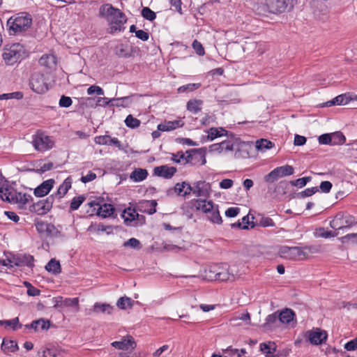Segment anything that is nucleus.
Masks as SVG:
<instances>
[{
	"label": "nucleus",
	"instance_id": "473e14b6",
	"mask_svg": "<svg viewBox=\"0 0 357 357\" xmlns=\"http://www.w3.org/2000/svg\"><path fill=\"white\" fill-rule=\"evenodd\" d=\"M148 176V172L144 169H136L130 174V178L135 181L139 182L144 180Z\"/></svg>",
	"mask_w": 357,
	"mask_h": 357
},
{
	"label": "nucleus",
	"instance_id": "0e129e2a",
	"mask_svg": "<svg viewBox=\"0 0 357 357\" xmlns=\"http://www.w3.org/2000/svg\"><path fill=\"white\" fill-rule=\"evenodd\" d=\"M72 100L70 97L62 96L59 104L61 107H68L72 105Z\"/></svg>",
	"mask_w": 357,
	"mask_h": 357
},
{
	"label": "nucleus",
	"instance_id": "f03ea898",
	"mask_svg": "<svg viewBox=\"0 0 357 357\" xmlns=\"http://www.w3.org/2000/svg\"><path fill=\"white\" fill-rule=\"evenodd\" d=\"M294 0H265L264 3H259V0H250L249 6L258 15L266 13L281 14L285 12L289 5L292 6Z\"/></svg>",
	"mask_w": 357,
	"mask_h": 357
},
{
	"label": "nucleus",
	"instance_id": "72a5a7b5",
	"mask_svg": "<svg viewBox=\"0 0 357 357\" xmlns=\"http://www.w3.org/2000/svg\"><path fill=\"white\" fill-rule=\"evenodd\" d=\"M14 200L12 204H20L25 205L31 199V196L27 194H22V192H17L15 190Z\"/></svg>",
	"mask_w": 357,
	"mask_h": 357
},
{
	"label": "nucleus",
	"instance_id": "864d4df0",
	"mask_svg": "<svg viewBox=\"0 0 357 357\" xmlns=\"http://www.w3.org/2000/svg\"><path fill=\"white\" fill-rule=\"evenodd\" d=\"M142 15L146 20H148L149 21H153L156 17L155 13L148 7H144V8H142Z\"/></svg>",
	"mask_w": 357,
	"mask_h": 357
},
{
	"label": "nucleus",
	"instance_id": "f3484780",
	"mask_svg": "<svg viewBox=\"0 0 357 357\" xmlns=\"http://www.w3.org/2000/svg\"><path fill=\"white\" fill-rule=\"evenodd\" d=\"M196 153H199L198 149H192L185 153L178 152L176 154H172V160L176 163H192L193 157Z\"/></svg>",
	"mask_w": 357,
	"mask_h": 357
},
{
	"label": "nucleus",
	"instance_id": "37998d69",
	"mask_svg": "<svg viewBox=\"0 0 357 357\" xmlns=\"http://www.w3.org/2000/svg\"><path fill=\"white\" fill-rule=\"evenodd\" d=\"M225 132H226V130L222 128H211L208 130V138L211 140H213L218 137L222 136Z\"/></svg>",
	"mask_w": 357,
	"mask_h": 357
},
{
	"label": "nucleus",
	"instance_id": "9b49d317",
	"mask_svg": "<svg viewBox=\"0 0 357 357\" xmlns=\"http://www.w3.org/2000/svg\"><path fill=\"white\" fill-rule=\"evenodd\" d=\"M294 172V167L291 165H286L275 168L266 176L265 178L266 181L273 182L280 177L292 175Z\"/></svg>",
	"mask_w": 357,
	"mask_h": 357
},
{
	"label": "nucleus",
	"instance_id": "1a4fd4ad",
	"mask_svg": "<svg viewBox=\"0 0 357 357\" xmlns=\"http://www.w3.org/2000/svg\"><path fill=\"white\" fill-rule=\"evenodd\" d=\"M304 337L313 345H319L324 343L328 337L327 333L319 328H314L312 330L307 331Z\"/></svg>",
	"mask_w": 357,
	"mask_h": 357
},
{
	"label": "nucleus",
	"instance_id": "2f4dec72",
	"mask_svg": "<svg viewBox=\"0 0 357 357\" xmlns=\"http://www.w3.org/2000/svg\"><path fill=\"white\" fill-rule=\"evenodd\" d=\"M115 53L119 57L128 58L132 56V48L127 45L120 44L116 47Z\"/></svg>",
	"mask_w": 357,
	"mask_h": 357
},
{
	"label": "nucleus",
	"instance_id": "f257e3e1",
	"mask_svg": "<svg viewBox=\"0 0 357 357\" xmlns=\"http://www.w3.org/2000/svg\"><path fill=\"white\" fill-rule=\"evenodd\" d=\"M99 15L107 22L109 33L113 34L124 30V24L127 22V18L126 15L119 9L114 8L109 3H105L100 7Z\"/></svg>",
	"mask_w": 357,
	"mask_h": 357
},
{
	"label": "nucleus",
	"instance_id": "bb28decb",
	"mask_svg": "<svg viewBox=\"0 0 357 357\" xmlns=\"http://www.w3.org/2000/svg\"><path fill=\"white\" fill-rule=\"evenodd\" d=\"M219 268L216 266H211L208 268V277L210 280L225 281L227 280L228 277L227 273L218 271Z\"/></svg>",
	"mask_w": 357,
	"mask_h": 357
},
{
	"label": "nucleus",
	"instance_id": "412c9836",
	"mask_svg": "<svg viewBox=\"0 0 357 357\" xmlns=\"http://www.w3.org/2000/svg\"><path fill=\"white\" fill-rule=\"evenodd\" d=\"M154 174L165 178H171L176 172V168L167 165H161L154 168Z\"/></svg>",
	"mask_w": 357,
	"mask_h": 357
},
{
	"label": "nucleus",
	"instance_id": "13d9d810",
	"mask_svg": "<svg viewBox=\"0 0 357 357\" xmlns=\"http://www.w3.org/2000/svg\"><path fill=\"white\" fill-rule=\"evenodd\" d=\"M192 47L199 56H203L205 54L204 49L200 42L195 40L192 43Z\"/></svg>",
	"mask_w": 357,
	"mask_h": 357
},
{
	"label": "nucleus",
	"instance_id": "4be33fe9",
	"mask_svg": "<svg viewBox=\"0 0 357 357\" xmlns=\"http://www.w3.org/2000/svg\"><path fill=\"white\" fill-rule=\"evenodd\" d=\"M191 202L197 211H201L206 214L211 211L214 206L212 201H207L203 199H193Z\"/></svg>",
	"mask_w": 357,
	"mask_h": 357
},
{
	"label": "nucleus",
	"instance_id": "69168bd1",
	"mask_svg": "<svg viewBox=\"0 0 357 357\" xmlns=\"http://www.w3.org/2000/svg\"><path fill=\"white\" fill-rule=\"evenodd\" d=\"M109 135H100L95 137V142L100 145L109 144Z\"/></svg>",
	"mask_w": 357,
	"mask_h": 357
},
{
	"label": "nucleus",
	"instance_id": "5fc2aeb1",
	"mask_svg": "<svg viewBox=\"0 0 357 357\" xmlns=\"http://www.w3.org/2000/svg\"><path fill=\"white\" fill-rule=\"evenodd\" d=\"M311 178H312L310 176L300 178L295 181H291V184L294 186L303 188L307 184V182L311 181Z\"/></svg>",
	"mask_w": 357,
	"mask_h": 357
},
{
	"label": "nucleus",
	"instance_id": "39448f33",
	"mask_svg": "<svg viewBox=\"0 0 357 357\" xmlns=\"http://www.w3.org/2000/svg\"><path fill=\"white\" fill-rule=\"evenodd\" d=\"M312 248L310 246L306 247H289V246H282L279 249L278 254L279 255L284 259H290V260H304L307 258L308 253L306 252L307 250L310 252Z\"/></svg>",
	"mask_w": 357,
	"mask_h": 357
},
{
	"label": "nucleus",
	"instance_id": "58836bf2",
	"mask_svg": "<svg viewBox=\"0 0 357 357\" xmlns=\"http://www.w3.org/2000/svg\"><path fill=\"white\" fill-rule=\"evenodd\" d=\"M1 349L4 352H14L18 349L17 344L14 340H3L1 344Z\"/></svg>",
	"mask_w": 357,
	"mask_h": 357
},
{
	"label": "nucleus",
	"instance_id": "09e8293b",
	"mask_svg": "<svg viewBox=\"0 0 357 357\" xmlns=\"http://www.w3.org/2000/svg\"><path fill=\"white\" fill-rule=\"evenodd\" d=\"M125 123L129 128H136L140 126V121L129 114L125 120Z\"/></svg>",
	"mask_w": 357,
	"mask_h": 357
},
{
	"label": "nucleus",
	"instance_id": "9d476101",
	"mask_svg": "<svg viewBox=\"0 0 357 357\" xmlns=\"http://www.w3.org/2000/svg\"><path fill=\"white\" fill-rule=\"evenodd\" d=\"M31 89L37 93H43L48 90L43 74L36 72L33 73L29 80Z\"/></svg>",
	"mask_w": 357,
	"mask_h": 357
},
{
	"label": "nucleus",
	"instance_id": "f704fd0d",
	"mask_svg": "<svg viewBox=\"0 0 357 357\" xmlns=\"http://www.w3.org/2000/svg\"><path fill=\"white\" fill-rule=\"evenodd\" d=\"M135 301L127 296L121 297L116 302V305L121 310H127L131 308Z\"/></svg>",
	"mask_w": 357,
	"mask_h": 357
},
{
	"label": "nucleus",
	"instance_id": "de8ad7c7",
	"mask_svg": "<svg viewBox=\"0 0 357 357\" xmlns=\"http://www.w3.org/2000/svg\"><path fill=\"white\" fill-rule=\"evenodd\" d=\"M23 98V93L20 91H16L8 93H3L0 95V100L8 99L20 100Z\"/></svg>",
	"mask_w": 357,
	"mask_h": 357
},
{
	"label": "nucleus",
	"instance_id": "e2e57ef3",
	"mask_svg": "<svg viewBox=\"0 0 357 357\" xmlns=\"http://www.w3.org/2000/svg\"><path fill=\"white\" fill-rule=\"evenodd\" d=\"M240 208L230 207L225 211V215L229 218H234L240 213Z\"/></svg>",
	"mask_w": 357,
	"mask_h": 357
},
{
	"label": "nucleus",
	"instance_id": "423d86ee",
	"mask_svg": "<svg viewBox=\"0 0 357 357\" xmlns=\"http://www.w3.org/2000/svg\"><path fill=\"white\" fill-rule=\"evenodd\" d=\"M357 223V220L352 215L345 212L340 211L330 221V227L335 231L339 230L351 228Z\"/></svg>",
	"mask_w": 357,
	"mask_h": 357
},
{
	"label": "nucleus",
	"instance_id": "603ef678",
	"mask_svg": "<svg viewBox=\"0 0 357 357\" xmlns=\"http://www.w3.org/2000/svg\"><path fill=\"white\" fill-rule=\"evenodd\" d=\"M84 200H85L84 196L81 195V196H78V197H75L72 199L71 203H70V210L75 211V210L78 209V208L84 202Z\"/></svg>",
	"mask_w": 357,
	"mask_h": 357
},
{
	"label": "nucleus",
	"instance_id": "6ab92c4d",
	"mask_svg": "<svg viewBox=\"0 0 357 357\" xmlns=\"http://www.w3.org/2000/svg\"><path fill=\"white\" fill-rule=\"evenodd\" d=\"M296 314L289 308H285L278 314L279 321L284 324H292L294 326L296 324L295 321Z\"/></svg>",
	"mask_w": 357,
	"mask_h": 357
},
{
	"label": "nucleus",
	"instance_id": "680f3d73",
	"mask_svg": "<svg viewBox=\"0 0 357 357\" xmlns=\"http://www.w3.org/2000/svg\"><path fill=\"white\" fill-rule=\"evenodd\" d=\"M226 354H228L230 356H236L237 357H240L242 354L245 353V349H241L240 351L237 349H231L228 348L225 351Z\"/></svg>",
	"mask_w": 357,
	"mask_h": 357
},
{
	"label": "nucleus",
	"instance_id": "4468645a",
	"mask_svg": "<svg viewBox=\"0 0 357 357\" xmlns=\"http://www.w3.org/2000/svg\"><path fill=\"white\" fill-rule=\"evenodd\" d=\"M255 218L256 221L250 220V216L247 215V229L257 226L262 227L275 226L273 220L269 217H264L261 214H257Z\"/></svg>",
	"mask_w": 357,
	"mask_h": 357
},
{
	"label": "nucleus",
	"instance_id": "4d7b16f0",
	"mask_svg": "<svg viewBox=\"0 0 357 357\" xmlns=\"http://www.w3.org/2000/svg\"><path fill=\"white\" fill-rule=\"evenodd\" d=\"M36 228L39 233H43L45 231H50V227H52L50 224L44 222L43 221L37 222L36 223Z\"/></svg>",
	"mask_w": 357,
	"mask_h": 357
},
{
	"label": "nucleus",
	"instance_id": "338daca9",
	"mask_svg": "<svg viewBox=\"0 0 357 357\" xmlns=\"http://www.w3.org/2000/svg\"><path fill=\"white\" fill-rule=\"evenodd\" d=\"M332 186L333 185L330 181H325L321 183L319 188L322 192L328 193L331 191Z\"/></svg>",
	"mask_w": 357,
	"mask_h": 357
},
{
	"label": "nucleus",
	"instance_id": "b1692460",
	"mask_svg": "<svg viewBox=\"0 0 357 357\" xmlns=\"http://www.w3.org/2000/svg\"><path fill=\"white\" fill-rule=\"evenodd\" d=\"M54 180L48 179L43 181L34 190V195L36 197H44L47 195L54 186Z\"/></svg>",
	"mask_w": 357,
	"mask_h": 357
},
{
	"label": "nucleus",
	"instance_id": "49530a36",
	"mask_svg": "<svg viewBox=\"0 0 357 357\" xmlns=\"http://www.w3.org/2000/svg\"><path fill=\"white\" fill-rule=\"evenodd\" d=\"M331 137H333L332 145L343 144L346 142V137L340 132L333 133Z\"/></svg>",
	"mask_w": 357,
	"mask_h": 357
},
{
	"label": "nucleus",
	"instance_id": "c9c22d12",
	"mask_svg": "<svg viewBox=\"0 0 357 357\" xmlns=\"http://www.w3.org/2000/svg\"><path fill=\"white\" fill-rule=\"evenodd\" d=\"M206 215L208 218L213 223L221 224L222 222L218 206L214 205L211 211Z\"/></svg>",
	"mask_w": 357,
	"mask_h": 357
},
{
	"label": "nucleus",
	"instance_id": "a18cd8bd",
	"mask_svg": "<svg viewBox=\"0 0 357 357\" xmlns=\"http://www.w3.org/2000/svg\"><path fill=\"white\" fill-rule=\"evenodd\" d=\"M3 325H6V326H10L13 330H16L17 328L22 327V324L19 323V319L17 317L10 320L0 321V326Z\"/></svg>",
	"mask_w": 357,
	"mask_h": 357
},
{
	"label": "nucleus",
	"instance_id": "a878e982",
	"mask_svg": "<svg viewBox=\"0 0 357 357\" xmlns=\"http://www.w3.org/2000/svg\"><path fill=\"white\" fill-rule=\"evenodd\" d=\"M184 125L181 120H175L173 121H167L164 123H160L158 126V130L165 132L171 131L177 128L182 127Z\"/></svg>",
	"mask_w": 357,
	"mask_h": 357
},
{
	"label": "nucleus",
	"instance_id": "5701e85b",
	"mask_svg": "<svg viewBox=\"0 0 357 357\" xmlns=\"http://www.w3.org/2000/svg\"><path fill=\"white\" fill-rule=\"evenodd\" d=\"M260 351L265 357H276L277 344L275 342L268 341L259 344Z\"/></svg>",
	"mask_w": 357,
	"mask_h": 357
},
{
	"label": "nucleus",
	"instance_id": "ddd939ff",
	"mask_svg": "<svg viewBox=\"0 0 357 357\" xmlns=\"http://www.w3.org/2000/svg\"><path fill=\"white\" fill-rule=\"evenodd\" d=\"M273 146L274 144L266 139H257L255 142H247V155L248 157H250L249 151H265L271 149Z\"/></svg>",
	"mask_w": 357,
	"mask_h": 357
},
{
	"label": "nucleus",
	"instance_id": "7ed1b4c3",
	"mask_svg": "<svg viewBox=\"0 0 357 357\" xmlns=\"http://www.w3.org/2000/svg\"><path fill=\"white\" fill-rule=\"evenodd\" d=\"M26 56L25 47L18 43L6 45L2 49L1 57L6 66H14Z\"/></svg>",
	"mask_w": 357,
	"mask_h": 357
},
{
	"label": "nucleus",
	"instance_id": "e433bc0d",
	"mask_svg": "<svg viewBox=\"0 0 357 357\" xmlns=\"http://www.w3.org/2000/svg\"><path fill=\"white\" fill-rule=\"evenodd\" d=\"M26 328H31L37 331L40 327L42 330L48 329L50 328V321H45L43 319H40L36 321H32V323L29 326H26Z\"/></svg>",
	"mask_w": 357,
	"mask_h": 357
},
{
	"label": "nucleus",
	"instance_id": "dca6fc26",
	"mask_svg": "<svg viewBox=\"0 0 357 357\" xmlns=\"http://www.w3.org/2000/svg\"><path fill=\"white\" fill-rule=\"evenodd\" d=\"M8 261L11 264L10 266H17V267H24L27 266L29 268H32L34 264V259L33 257L30 255H20L17 256H14L11 259H8Z\"/></svg>",
	"mask_w": 357,
	"mask_h": 357
},
{
	"label": "nucleus",
	"instance_id": "2eb2a0df",
	"mask_svg": "<svg viewBox=\"0 0 357 357\" xmlns=\"http://www.w3.org/2000/svg\"><path fill=\"white\" fill-rule=\"evenodd\" d=\"M191 192L198 197H207L210 195L211 185L204 181L195 182L191 185Z\"/></svg>",
	"mask_w": 357,
	"mask_h": 357
},
{
	"label": "nucleus",
	"instance_id": "3c124183",
	"mask_svg": "<svg viewBox=\"0 0 357 357\" xmlns=\"http://www.w3.org/2000/svg\"><path fill=\"white\" fill-rule=\"evenodd\" d=\"M278 312L271 314L268 315L266 318V322L264 324V327L266 328H271L275 325L278 319Z\"/></svg>",
	"mask_w": 357,
	"mask_h": 357
},
{
	"label": "nucleus",
	"instance_id": "6e6552de",
	"mask_svg": "<svg viewBox=\"0 0 357 357\" xmlns=\"http://www.w3.org/2000/svg\"><path fill=\"white\" fill-rule=\"evenodd\" d=\"M32 144L38 151H45L53 148L54 141L43 132L38 131L33 135Z\"/></svg>",
	"mask_w": 357,
	"mask_h": 357
},
{
	"label": "nucleus",
	"instance_id": "20e7f679",
	"mask_svg": "<svg viewBox=\"0 0 357 357\" xmlns=\"http://www.w3.org/2000/svg\"><path fill=\"white\" fill-rule=\"evenodd\" d=\"M32 24V18L30 14L22 12L10 17L7 21L10 35H17L28 30Z\"/></svg>",
	"mask_w": 357,
	"mask_h": 357
},
{
	"label": "nucleus",
	"instance_id": "c756f323",
	"mask_svg": "<svg viewBox=\"0 0 357 357\" xmlns=\"http://www.w3.org/2000/svg\"><path fill=\"white\" fill-rule=\"evenodd\" d=\"M15 190L9 187L0 188V198L8 203L12 204L14 200Z\"/></svg>",
	"mask_w": 357,
	"mask_h": 357
},
{
	"label": "nucleus",
	"instance_id": "c03bdc74",
	"mask_svg": "<svg viewBox=\"0 0 357 357\" xmlns=\"http://www.w3.org/2000/svg\"><path fill=\"white\" fill-rule=\"evenodd\" d=\"M349 100L348 99L346 94H342L339 95L337 97H335L331 102H330V104L328 102L326 104L327 106H331L332 105H346L349 102Z\"/></svg>",
	"mask_w": 357,
	"mask_h": 357
},
{
	"label": "nucleus",
	"instance_id": "7c9ffc66",
	"mask_svg": "<svg viewBox=\"0 0 357 357\" xmlns=\"http://www.w3.org/2000/svg\"><path fill=\"white\" fill-rule=\"evenodd\" d=\"M72 178L70 177L66 178L62 184L59 187L56 193L55 194L59 199L64 197L68 191L71 188Z\"/></svg>",
	"mask_w": 357,
	"mask_h": 357
},
{
	"label": "nucleus",
	"instance_id": "a19ab883",
	"mask_svg": "<svg viewBox=\"0 0 357 357\" xmlns=\"http://www.w3.org/2000/svg\"><path fill=\"white\" fill-rule=\"evenodd\" d=\"M202 105V101L199 100H190L187 103V109L190 112L194 114H197L201 109V105Z\"/></svg>",
	"mask_w": 357,
	"mask_h": 357
},
{
	"label": "nucleus",
	"instance_id": "052dcab7",
	"mask_svg": "<svg viewBox=\"0 0 357 357\" xmlns=\"http://www.w3.org/2000/svg\"><path fill=\"white\" fill-rule=\"evenodd\" d=\"M63 302V307L77 306L79 303L78 298H65Z\"/></svg>",
	"mask_w": 357,
	"mask_h": 357
},
{
	"label": "nucleus",
	"instance_id": "cd10ccee",
	"mask_svg": "<svg viewBox=\"0 0 357 357\" xmlns=\"http://www.w3.org/2000/svg\"><path fill=\"white\" fill-rule=\"evenodd\" d=\"M191 185L185 181L178 183L174 186V192L180 196L186 197L191 193Z\"/></svg>",
	"mask_w": 357,
	"mask_h": 357
},
{
	"label": "nucleus",
	"instance_id": "0eeeda50",
	"mask_svg": "<svg viewBox=\"0 0 357 357\" xmlns=\"http://www.w3.org/2000/svg\"><path fill=\"white\" fill-rule=\"evenodd\" d=\"M88 205L90 210H88L87 213H89L90 215L96 214L105 218L111 216L114 211V208L112 204H105L102 200L99 199L90 202Z\"/></svg>",
	"mask_w": 357,
	"mask_h": 357
},
{
	"label": "nucleus",
	"instance_id": "4c0bfd02",
	"mask_svg": "<svg viewBox=\"0 0 357 357\" xmlns=\"http://www.w3.org/2000/svg\"><path fill=\"white\" fill-rule=\"evenodd\" d=\"M45 269L53 274H58L61 273V265L59 261L52 259L45 266Z\"/></svg>",
	"mask_w": 357,
	"mask_h": 357
},
{
	"label": "nucleus",
	"instance_id": "ea45409f",
	"mask_svg": "<svg viewBox=\"0 0 357 357\" xmlns=\"http://www.w3.org/2000/svg\"><path fill=\"white\" fill-rule=\"evenodd\" d=\"M128 99V97H123L121 98H112V99H108L107 98H99L97 100V105H109L111 103L112 105H114V102H117L119 100L125 101ZM115 105L119 106V105H123V104L122 103L121 104L116 103Z\"/></svg>",
	"mask_w": 357,
	"mask_h": 357
},
{
	"label": "nucleus",
	"instance_id": "6e6d98bb",
	"mask_svg": "<svg viewBox=\"0 0 357 357\" xmlns=\"http://www.w3.org/2000/svg\"><path fill=\"white\" fill-rule=\"evenodd\" d=\"M124 246L139 250L141 248V243L138 239L135 238H131L124 243Z\"/></svg>",
	"mask_w": 357,
	"mask_h": 357
},
{
	"label": "nucleus",
	"instance_id": "f8f14e48",
	"mask_svg": "<svg viewBox=\"0 0 357 357\" xmlns=\"http://www.w3.org/2000/svg\"><path fill=\"white\" fill-rule=\"evenodd\" d=\"M54 198L52 196L47 197L45 199L40 200L38 202L33 203L29 206V211L36 213L38 215H45L50 211L52 207Z\"/></svg>",
	"mask_w": 357,
	"mask_h": 357
},
{
	"label": "nucleus",
	"instance_id": "393cba45",
	"mask_svg": "<svg viewBox=\"0 0 357 357\" xmlns=\"http://www.w3.org/2000/svg\"><path fill=\"white\" fill-rule=\"evenodd\" d=\"M211 151L219 153L234 150V144L231 140L223 141L220 143L213 144L210 146Z\"/></svg>",
	"mask_w": 357,
	"mask_h": 357
},
{
	"label": "nucleus",
	"instance_id": "774afa93",
	"mask_svg": "<svg viewBox=\"0 0 357 357\" xmlns=\"http://www.w3.org/2000/svg\"><path fill=\"white\" fill-rule=\"evenodd\" d=\"M353 239H357V233L349 234H347V235L342 236L339 238V240L342 243H347L349 241L353 240Z\"/></svg>",
	"mask_w": 357,
	"mask_h": 357
},
{
	"label": "nucleus",
	"instance_id": "aec40b11",
	"mask_svg": "<svg viewBox=\"0 0 357 357\" xmlns=\"http://www.w3.org/2000/svg\"><path fill=\"white\" fill-rule=\"evenodd\" d=\"M267 50V45L264 42H247V50L252 56H260Z\"/></svg>",
	"mask_w": 357,
	"mask_h": 357
},
{
	"label": "nucleus",
	"instance_id": "bf43d9fd",
	"mask_svg": "<svg viewBox=\"0 0 357 357\" xmlns=\"http://www.w3.org/2000/svg\"><path fill=\"white\" fill-rule=\"evenodd\" d=\"M333 137L330 134H323L319 137V143L320 144H331L332 145Z\"/></svg>",
	"mask_w": 357,
	"mask_h": 357
},
{
	"label": "nucleus",
	"instance_id": "c85d7f7f",
	"mask_svg": "<svg viewBox=\"0 0 357 357\" xmlns=\"http://www.w3.org/2000/svg\"><path fill=\"white\" fill-rule=\"evenodd\" d=\"M114 310V307L107 303H96L93 307V312L98 314L103 313L111 314Z\"/></svg>",
	"mask_w": 357,
	"mask_h": 357
},
{
	"label": "nucleus",
	"instance_id": "79ce46f5",
	"mask_svg": "<svg viewBox=\"0 0 357 357\" xmlns=\"http://www.w3.org/2000/svg\"><path fill=\"white\" fill-rule=\"evenodd\" d=\"M339 234L338 231H328L326 230L325 228L321 227L317 230V235L319 237L322 238H331V237H335Z\"/></svg>",
	"mask_w": 357,
	"mask_h": 357
},
{
	"label": "nucleus",
	"instance_id": "a211bd4d",
	"mask_svg": "<svg viewBox=\"0 0 357 357\" xmlns=\"http://www.w3.org/2000/svg\"><path fill=\"white\" fill-rule=\"evenodd\" d=\"M112 346L121 350H133L137 344L132 336L123 337L120 341H115L112 343Z\"/></svg>",
	"mask_w": 357,
	"mask_h": 357
},
{
	"label": "nucleus",
	"instance_id": "8fccbe9b",
	"mask_svg": "<svg viewBox=\"0 0 357 357\" xmlns=\"http://www.w3.org/2000/svg\"><path fill=\"white\" fill-rule=\"evenodd\" d=\"M41 65L50 68L55 64V57L53 55H44L40 59Z\"/></svg>",
	"mask_w": 357,
	"mask_h": 357
}]
</instances>
